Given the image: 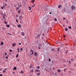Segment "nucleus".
<instances>
[{
  "label": "nucleus",
  "mask_w": 76,
  "mask_h": 76,
  "mask_svg": "<svg viewBox=\"0 0 76 76\" xmlns=\"http://www.w3.org/2000/svg\"><path fill=\"white\" fill-rule=\"evenodd\" d=\"M8 57H6V58L7 59H8Z\"/></svg>",
  "instance_id": "obj_46"
},
{
  "label": "nucleus",
  "mask_w": 76,
  "mask_h": 76,
  "mask_svg": "<svg viewBox=\"0 0 76 76\" xmlns=\"http://www.w3.org/2000/svg\"><path fill=\"white\" fill-rule=\"evenodd\" d=\"M33 68V66L30 65L29 67V68Z\"/></svg>",
  "instance_id": "obj_5"
},
{
  "label": "nucleus",
  "mask_w": 76,
  "mask_h": 76,
  "mask_svg": "<svg viewBox=\"0 0 76 76\" xmlns=\"http://www.w3.org/2000/svg\"><path fill=\"white\" fill-rule=\"evenodd\" d=\"M21 5L20 6V7H21Z\"/></svg>",
  "instance_id": "obj_60"
},
{
  "label": "nucleus",
  "mask_w": 76,
  "mask_h": 76,
  "mask_svg": "<svg viewBox=\"0 0 76 76\" xmlns=\"http://www.w3.org/2000/svg\"><path fill=\"white\" fill-rule=\"evenodd\" d=\"M54 19H57L56 18H55Z\"/></svg>",
  "instance_id": "obj_59"
},
{
  "label": "nucleus",
  "mask_w": 76,
  "mask_h": 76,
  "mask_svg": "<svg viewBox=\"0 0 76 76\" xmlns=\"http://www.w3.org/2000/svg\"><path fill=\"white\" fill-rule=\"evenodd\" d=\"M49 62H50L51 61V60L50 58H49Z\"/></svg>",
  "instance_id": "obj_24"
},
{
  "label": "nucleus",
  "mask_w": 76,
  "mask_h": 76,
  "mask_svg": "<svg viewBox=\"0 0 76 76\" xmlns=\"http://www.w3.org/2000/svg\"><path fill=\"white\" fill-rule=\"evenodd\" d=\"M18 56V54H17L16 56V57L17 58Z\"/></svg>",
  "instance_id": "obj_23"
},
{
  "label": "nucleus",
  "mask_w": 76,
  "mask_h": 76,
  "mask_svg": "<svg viewBox=\"0 0 76 76\" xmlns=\"http://www.w3.org/2000/svg\"><path fill=\"white\" fill-rule=\"evenodd\" d=\"M21 10H19V11L18 12V13H19V14H20V12Z\"/></svg>",
  "instance_id": "obj_12"
},
{
  "label": "nucleus",
  "mask_w": 76,
  "mask_h": 76,
  "mask_svg": "<svg viewBox=\"0 0 76 76\" xmlns=\"http://www.w3.org/2000/svg\"><path fill=\"white\" fill-rule=\"evenodd\" d=\"M54 20H55V21H56V20H57V19H54Z\"/></svg>",
  "instance_id": "obj_38"
},
{
  "label": "nucleus",
  "mask_w": 76,
  "mask_h": 76,
  "mask_svg": "<svg viewBox=\"0 0 76 76\" xmlns=\"http://www.w3.org/2000/svg\"><path fill=\"white\" fill-rule=\"evenodd\" d=\"M58 72H61L60 70H58Z\"/></svg>",
  "instance_id": "obj_21"
},
{
  "label": "nucleus",
  "mask_w": 76,
  "mask_h": 76,
  "mask_svg": "<svg viewBox=\"0 0 76 76\" xmlns=\"http://www.w3.org/2000/svg\"><path fill=\"white\" fill-rule=\"evenodd\" d=\"M18 61H19V59H18Z\"/></svg>",
  "instance_id": "obj_54"
},
{
  "label": "nucleus",
  "mask_w": 76,
  "mask_h": 76,
  "mask_svg": "<svg viewBox=\"0 0 76 76\" xmlns=\"http://www.w3.org/2000/svg\"><path fill=\"white\" fill-rule=\"evenodd\" d=\"M34 6H32V7H34Z\"/></svg>",
  "instance_id": "obj_55"
},
{
  "label": "nucleus",
  "mask_w": 76,
  "mask_h": 76,
  "mask_svg": "<svg viewBox=\"0 0 76 76\" xmlns=\"http://www.w3.org/2000/svg\"><path fill=\"white\" fill-rule=\"evenodd\" d=\"M18 52L19 53V50H18Z\"/></svg>",
  "instance_id": "obj_56"
},
{
  "label": "nucleus",
  "mask_w": 76,
  "mask_h": 76,
  "mask_svg": "<svg viewBox=\"0 0 76 76\" xmlns=\"http://www.w3.org/2000/svg\"><path fill=\"white\" fill-rule=\"evenodd\" d=\"M40 75V73H38L37 74V75L38 76H39Z\"/></svg>",
  "instance_id": "obj_29"
},
{
  "label": "nucleus",
  "mask_w": 76,
  "mask_h": 76,
  "mask_svg": "<svg viewBox=\"0 0 76 76\" xmlns=\"http://www.w3.org/2000/svg\"><path fill=\"white\" fill-rule=\"evenodd\" d=\"M42 35L43 36H44V34H43Z\"/></svg>",
  "instance_id": "obj_49"
},
{
  "label": "nucleus",
  "mask_w": 76,
  "mask_h": 76,
  "mask_svg": "<svg viewBox=\"0 0 76 76\" xmlns=\"http://www.w3.org/2000/svg\"><path fill=\"white\" fill-rule=\"evenodd\" d=\"M12 73H13V74H15V72H13Z\"/></svg>",
  "instance_id": "obj_50"
},
{
  "label": "nucleus",
  "mask_w": 76,
  "mask_h": 76,
  "mask_svg": "<svg viewBox=\"0 0 76 76\" xmlns=\"http://www.w3.org/2000/svg\"><path fill=\"white\" fill-rule=\"evenodd\" d=\"M69 64H71V61H69Z\"/></svg>",
  "instance_id": "obj_35"
},
{
  "label": "nucleus",
  "mask_w": 76,
  "mask_h": 76,
  "mask_svg": "<svg viewBox=\"0 0 76 76\" xmlns=\"http://www.w3.org/2000/svg\"><path fill=\"white\" fill-rule=\"evenodd\" d=\"M28 8L29 10H31L32 8V7H30L29 6L28 7Z\"/></svg>",
  "instance_id": "obj_8"
},
{
  "label": "nucleus",
  "mask_w": 76,
  "mask_h": 76,
  "mask_svg": "<svg viewBox=\"0 0 76 76\" xmlns=\"http://www.w3.org/2000/svg\"><path fill=\"white\" fill-rule=\"evenodd\" d=\"M64 37H65V38L66 37V36H65V35H64Z\"/></svg>",
  "instance_id": "obj_43"
},
{
  "label": "nucleus",
  "mask_w": 76,
  "mask_h": 76,
  "mask_svg": "<svg viewBox=\"0 0 76 76\" xmlns=\"http://www.w3.org/2000/svg\"><path fill=\"white\" fill-rule=\"evenodd\" d=\"M10 52H12V50H10Z\"/></svg>",
  "instance_id": "obj_33"
},
{
  "label": "nucleus",
  "mask_w": 76,
  "mask_h": 76,
  "mask_svg": "<svg viewBox=\"0 0 76 76\" xmlns=\"http://www.w3.org/2000/svg\"><path fill=\"white\" fill-rule=\"evenodd\" d=\"M3 30H5V28H3Z\"/></svg>",
  "instance_id": "obj_48"
},
{
  "label": "nucleus",
  "mask_w": 76,
  "mask_h": 76,
  "mask_svg": "<svg viewBox=\"0 0 76 76\" xmlns=\"http://www.w3.org/2000/svg\"><path fill=\"white\" fill-rule=\"evenodd\" d=\"M18 27H19V28H21V27L20 25H18Z\"/></svg>",
  "instance_id": "obj_10"
},
{
  "label": "nucleus",
  "mask_w": 76,
  "mask_h": 76,
  "mask_svg": "<svg viewBox=\"0 0 76 76\" xmlns=\"http://www.w3.org/2000/svg\"><path fill=\"white\" fill-rule=\"evenodd\" d=\"M21 17H22V16H20V17L21 18Z\"/></svg>",
  "instance_id": "obj_62"
},
{
  "label": "nucleus",
  "mask_w": 76,
  "mask_h": 76,
  "mask_svg": "<svg viewBox=\"0 0 76 76\" xmlns=\"http://www.w3.org/2000/svg\"><path fill=\"white\" fill-rule=\"evenodd\" d=\"M3 7H4V6H3Z\"/></svg>",
  "instance_id": "obj_63"
},
{
  "label": "nucleus",
  "mask_w": 76,
  "mask_h": 76,
  "mask_svg": "<svg viewBox=\"0 0 76 76\" xmlns=\"http://www.w3.org/2000/svg\"><path fill=\"white\" fill-rule=\"evenodd\" d=\"M5 15L4 14L3 15V18L4 19H5Z\"/></svg>",
  "instance_id": "obj_15"
},
{
  "label": "nucleus",
  "mask_w": 76,
  "mask_h": 76,
  "mask_svg": "<svg viewBox=\"0 0 76 76\" xmlns=\"http://www.w3.org/2000/svg\"><path fill=\"white\" fill-rule=\"evenodd\" d=\"M20 19H21V18H20Z\"/></svg>",
  "instance_id": "obj_61"
},
{
  "label": "nucleus",
  "mask_w": 76,
  "mask_h": 76,
  "mask_svg": "<svg viewBox=\"0 0 76 76\" xmlns=\"http://www.w3.org/2000/svg\"><path fill=\"white\" fill-rule=\"evenodd\" d=\"M68 28H69V29H71L72 28V27L71 26H69Z\"/></svg>",
  "instance_id": "obj_19"
},
{
  "label": "nucleus",
  "mask_w": 76,
  "mask_h": 76,
  "mask_svg": "<svg viewBox=\"0 0 76 76\" xmlns=\"http://www.w3.org/2000/svg\"><path fill=\"white\" fill-rule=\"evenodd\" d=\"M3 76L2 74H1L0 75V76Z\"/></svg>",
  "instance_id": "obj_36"
},
{
  "label": "nucleus",
  "mask_w": 76,
  "mask_h": 76,
  "mask_svg": "<svg viewBox=\"0 0 76 76\" xmlns=\"http://www.w3.org/2000/svg\"><path fill=\"white\" fill-rule=\"evenodd\" d=\"M4 23H5V24H7V22L6 21H4Z\"/></svg>",
  "instance_id": "obj_26"
},
{
  "label": "nucleus",
  "mask_w": 76,
  "mask_h": 76,
  "mask_svg": "<svg viewBox=\"0 0 76 76\" xmlns=\"http://www.w3.org/2000/svg\"><path fill=\"white\" fill-rule=\"evenodd\" d=\"M71 60L72 61H73V59L72 58L71 59Z\"/></svg>",
  "instance_id": "obj_31"
},
{
  "label": "nucleus",
  "mask_w": 76,
  "mask_h": 76,
  "mask_svg": "<svg viewBox=\"0 0 76 76\" xmlns=\"http://www.w3.org/2000/svg\"><path fill=\"white\" fill-rule=\"evenodd\" d=\"M20 72L21 74H23L24 73V72L23 71H21Z\"/></svg>",
  "instance_id": "obj_18"
},
{
  "label": "nucleus",
  "mask_w": 76,
  "mask_h": 76,
  "mask_svg": "<svg viewBox=\"0 0 76 76\" xmlns=\"http://www.w3.org/2000/svg\"><path fill=\"white\" fill-rule=\"evenodd\" d=\"M39 66H38V67H37V69H39Z\"/></svg>",
  "instance_id": "obj_37"
},
{
  "label": "nucleus",
  "mask_w": 76,
  "mask_h": 76,
  "mask_svg": "<svg viewBox=\"0 0 76 76\" xmlns=\"http://www.w3.org/2000/svg\"><path fill=\"white\" fill-rule=\"evenodd\" d=\"M4 45L3 42H2L1 43V45Z\"/></svg>",
  "instance_id": "obj_17"
},
{
  "label": "nucleus",
  "mask_w": 76,
  "mask_h": 76,
  "mask_svg": "<svg viewBox=\"0 0 76 76\" xmlns=\"http://www.w3.org/2000/svg\"><path fill=\"white\" fill-rule=\"evenodd\" d=\"M16 22H18V21L17 20H16Z\"/></svg>",
  "instance_id": "obj_45"
},
{
  "label": "nucleus",
  "mask_w": 76,
  "mask_h": 76,
  "mask_svg": "<svg viewBox=\"0 0 76 76\" xmlns=\"http://www.w3.org/2000/svg\"><path fill=\"white\" fill-rule=\"evenodd\" d=\"M19 45H21V43H19Z\"/></svg>",
  "instance_id": "obj_42"
},
{
  "label": "nucleus",
  "mask_w": 76,
  "mask_h": 76,
  "mask_svg": "<svg viewBox=\"0 0 76 76\" xmlns=\"http://www.w3.org/2000/svg\"><path fill=\"white\" fill-rule=\"evenodd\" d=\"M68 28H65V31H68Z\"/></svg>",
  "instance_id": "obj_16"
},
{
  "label": "nucleus",
  "mask_w": 76,
  "mask_h": 76,
  "mask_svg": "<svg viewBox=\"0 0 76 76\" xmlns=\"http://www.w3.org/2000/svg\"><path fill=\"white\" fill-rule=\"evenodd\" d=\"M67 52H68L66 50V54H67Z\"/></svg>",
  "instance_id": "obj_41"
},
{
  "label": "nucleus",
  "mask_w": 76,
  "mask_h": 76,
  "mask_svg": "<svg viewBox=\"0 0 76 76\" xmlns=\"http://www.w3.org/2000/svg\"><path fill=\"white\" fill-rule=\"evenodd\" d=\"M1 9H4V7H1Z\"/></svg>",
  "instance_id": "obj_34"
},
{
  "label": "nucleus",
  "mask_w": 76,
  "mask_h": 76,
  "mask_svg": "<svg viewBox=\"0 0 76 76\" xmlns=\"http://www.w3.org/2000/svg\"><path fill=\"white\" fill-rule=\"evenodd\" d=\"M7 53H5V56L7 55Z\"/></svg>",
  "instance_id": "obj_39"
},
{
  "label": "nucleus",
  "mask_w": 76,
  "mask_h": 76,
  "mask_svg": "<svg viewBox=\"0 0 76 76\" xmlns=\"http://www.w3.org/2000/svg\"><path fill=\"white\" fill-rule=\"evenodd\" d=\"M72 10H75V7L74 5H72Z\"/></svg>",
  "instance_id": "obj_2"
},
{
  "label": "nucleus",
  "mask_w": 76,
  "mask_h": 76,
  "mask_svg": "<svg viewBox=\"0 0 76 76\" xmlns=\"http://www.w3.org/2000/svg\"><path fill=\"white\" fill-rule=\"evenodd\" d=\"M49 14H50V15H51L52 14V13L51 12H49Z\"/></svg>",
  "instance_id": "obj_40"
},
{
  "label": "nucleus",
  "mask_w": 76,
  "mask_h": 76,
  "mask_svg": "<svg viewBox=\"0 0 76 76\" xmlns=\"http://www.w3.org/2000/svg\"><path fill=\"white\" fill-rule=\"evenodd\" d=\"M7 68H5V69H4V70H7Z\"/></svg>",
  "instance_id": "obj_44"
},
{
  "label": "nucleus",
  "mask_w": 76,
  "mask_h": 76,
  "mask_svg": "<svg viewBox=\"0 0 76 76\" xmlns=\"http://www.w3.org/2000/svg\"><path fill=\"white\" fill-rule=\"evenodd\" d=\"M1 69H0V71H1Z\"/></svg>",
  "instance_id": "obj_57"
},
{
  "label": "nucleus",
  "mask_w": 76,
  "mask_h": 76,
  "mask_svg": "<svg viewBox=\"0 0 76 76\" xmlns=\"http://www.w3.org/2000/svg\"><path fill=\"white\" fill-rule=\"evenodd\" d=\"M39 49H40V48L39 47Z\"/></svg>",
  "instance_id": "obj_52"
},
{
  "label": "nucleus",
  "mask_w": 76,
  "mask_h": 76,
  "mask_svg": "<svg viewBox=\"0 0 76 76\" xmlns=\"http://www.w3.org/2000/svg\"><path fill=\"white\" fill-rule=\"evenodd\" d=\"M17 50H18V51H19V48Z\"/></svg>",
  "instance_id": "obj_53"
},
{
  "label": "nucleus",
  "mask_w": 76,
  "mask_h": 76,
  "mask_svg": "<svg viewBox=\"0 0 76 76\" xmlns=\"http://www.w3.org/2000/svg\"><path fill=\"white\" fill-rule=\"evenodd\" d=\"M7 34L8 35H9V34H10V35H12L11 34H9V33H7Z\"/></svg>",
  "instance_id": "obj_30"
},
{
  "label": "nucleus",
  "mask_w": 76,
  "mask_h": 76,
  "mask_svg": "<svg viewBox=\"0 0 76 76\" xmlns=\"http://www.w3.org/2000/svg\"><path fill=\"white\" fill-rule=\"evenodd\" d=\"M16 45V44L15 43H14L12 44V46L13 47H14Z\"/></svg>",
  "instance_id": "obj_6"
},
{
  "label": "nucleus",
  "mask_w": 76,
  "mask_h": 76,
  "mask_svg": "<svg viewBox=\"0 0 76 76\" xmlns=\"http://www.w3.org/2000/svg\"><path fill=\"white\" fill-rule=\"evenodd\" d=\"M20 50H21V51H23V48H21V49H20Z\"/></svg>",
  "instance_id": "obj_32"
},
{
  "label": "nucleus",
  "mask_w": 76,
  "mask_h": 76,
  "mask_svg": "<svg viewBox=\"0 0 76 76\" xmlns=\"http://www.w3.org/2000/svg\"><path fill=\"white\" fill-rule=\"evenodd\" d=\"M30 53L31 55H33L34 54V51L32 50L31 49L30 50Z\"/></svg>",
  "instance_id": "obj_1"
},
{
  "label": "nucleus",
  "mask_w": 76,
  "mask_h": 76,
  "mask_svg": "<svg viewBox=\"0 0 76 76\" xmlns=\"http://www.w3.org/2000/svg\"><path fill=\"white\" fill-rule=\"evenodd\" d=\"M67 62H69V61H67Z\"/></svg>",
  "instance_id": "obj_58"
},
{
  "label": "nucleus",
  "mask_w": 76,
  "mask_h": 76,
  "mask_svg": "<svg viewBox=\"0 0 76 76\" xmlns=\"http://www.w3.org/2000/svg\"><path fill=\"white\" fill-rule=\"evenodd\" d=\"M3 73H5V70H3Z\"/></svg>",
  "instance_id": "obj_27"
},
{
  "label": "nucleus",
  "mask_w": 76,
  "mask_h": 76,
  "mask_svg": "<svg viewBox=\"0 0 76 76\" xmlns=\"http://www.w3.org/2000/svg\"><path fill=\"white\" fill-rule=\"evenodd\" d=\"M66 68L64 69V72H65V71H66Z\"/></svg>",
  "instance_id": "obj_20"
},
{
  "label": "nucleus",
  "mask_w": 76,
  "mask_h": 76,
  "mask_svg": "<svg viewBox=\"0 0 76 76\" xmlns=\"http://www.w3.org/2000/svg\"><path fill=\"white\" fill-rule=\"evenodd\" d=\"M34 0H33L32 1V3H34Z\"/></svg>",
  "instance_id": "obj_28"
},
{
  "label": "nucleus",
  "mask_w": 76,
  "mask_h": 76,
  "mask_svg": "<svg viewBox=\"0 0 76 76\" xmlns=\"http://www.w3.org/2000/svg\"><path fill=\"white\" fill-rule=\"evenodd\" d=\"M16 16H18V15H16Z\"/></svg>",
  "instance_id": "obj_64"
},
{
  "label": "nucleus",
  "mask_w": 76,
  "mask_h": 76,
  "mask_svg": "<svg viewBox=\"0 0 76 76\" xmlns=\"http://www.w3.org/2000/svg\"><path fill=\"white\" fill-rule=\"evenodd\" d=\"M63 19H66L65 18H63Z\"/></svg>",
  "instance_id": "obj_47"
},
{
  "label": "nucleus",
  "mask_w": 76,
  "mask_h": 76,
  "mask_svg": "<svg viewBox=\"0 0 76 76\" xmlns=\"http://www.w3.org/2000/svg\"><path fill=\"white\" fill-rule=\"evenodd\" d=\"M4 5L5 6H7V4H4Z\"/></svg>",
  "instance_id": "obj_51"
},
{
  "label": "nucleus",
  "mask_w": 76,
  "mask_h": 76,
  "mask_svg": "<svg viewBox=\"0 0 76 76\" xmlns=\"http://www.w3.org/2000/svg\"><path fill=\"white\" fill-rule=\"evenodd\" d=\"M21 34H22V36H24V35H25V33H24V32H21Z\"/></svg>",
  "instance_id": "obj_4"
},
{
  "label": "nucleus",
  "mask_w": 76,
  "mask_h": 76,
  "mask_svg": "<svg viewBox=\"0 0 76 76\" xmlns=\"http://www.w3.org/2000/svg\"><path fill=\"white\" fill-rule=\"evenodd\" d=\"M61 5H60V6H58V8H60L61 7Z\"/></svg>",
  "instance_id": "obj_22"
},
{
  "label": "nucleus",
  "mask_w": 76,
  "mask_h": 76,
  "mask_svg": "<svg viewBox=\"0 0 76 76\" xmlns=\"http://www.w3.org/2000/svg\"><path fill=\"white\" fill-rule=\"evenodd\" d=\"M16 69H17L16 67H14V69H13V70H16Z\"/></svg>",
  "instance_id": "obj_9"
},
{
  "label": "nucleus",
  "mask_w": 76,
  "mask_h": 76,
  "mask_svg": "<svg viewBox=\"0 0 76 76\" xmlns=\"http://www.w3.org/2000/svg\"><path fill=\"white\" fill-rule=\"evenodd\" d=\"M19 7H17V8L16 9V10H18V9H19Z\"/></svg>",
  "instance_id": "obj_25"
},
{
  "label": "nucleus",
  "mask_w": 76,
  "mask_h": 76,
  "mask_svg": "<svg viewBox=\"0 0 76 76\" xmlns=\"http://www.w3.org/2000/svg\"><path fill=\"white\" fill-rule=\"evenodd\" d=\"M35 71L36 72H39L40 70H38V69H36L35 70Z\"/></svg>",
  "instance_id": "obj_7"
},
{
  "label": "nucleus",
  "mask_w": 76,
  "mask_h": 76,
  "mask_svg": "<svg viewBox=\"0 0 76 76\" xmlns=\"http://www.w3.org/2000/svg\"><path fill=\"white\" fill-rule=\"evenodd\" d=\"M37 55H38L37 53L36 52L35 53H34V56H37Z\"/></svg>",
  "instance_id": "obj_3"
},
{
  "label": "nucleus",
  "mask_w": 76,
  "mask_h": 76,
  "mask_svg": "<svg viewBox=\"0 0 76 76\" xmlns=\"http://www.w3.org/2000/svg\"><path fill=\"white\" fill-rule=\"evenodd\" d=\"M6 26H7V28H9V27L10 26V25H8L7 24Z\"/></svg>",
  "instance_id": "obj_11"
},
{
  "label": "nucleus",
  "mask_w": 76,
  "mask_h": 76,
  "mask_svg": "<svg viewBox=\"0 0 76 76\" xmlns=\"http://www.w3.org/2000/svg\"><path fill=\"white\" fill-rule=\"evenodd\" d=\"M30 72L31 73V72H34V71L33 70V69L31 71H30Z\"/></svg>",
  "instance_id": "obj_13"
},
{
  "label": "nucleus",
  "mask_w": 76,
  "mask_h": 76,
  "mask_svg": "<svg viewBox=\"0 0 76 76\" xmlns=\"http://www.w3.org/2000/svg\"><path fill=\"white\" fill-rule=\"evenodd\" d=\"M58 51V52H59L60 51V49L59 48H58V50H57Z\"/></svg>",
  "instance_id": "obj_14"
}]
</instances>
